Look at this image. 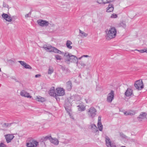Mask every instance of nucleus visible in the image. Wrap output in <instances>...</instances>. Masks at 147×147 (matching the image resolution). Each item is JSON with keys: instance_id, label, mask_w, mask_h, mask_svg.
Instances as JSON below:
<instances>
[{"instance_id": "obj_42", "label": "nucleus", "mask_w": 147, "mask_h": 147, "mask_svg": "<svg viewBox=\"0 0 147 147\" xmlns=\"http://www.w3.org/2000/svg\"><path fill=\"white\" fill-rule=\"evenodd\" d=\"M40 76H41V75L40 74H37L35 76V77L36 78H38V77H40Z\"/></svg>"}, {"instance_id": "obj_39", "label": "nucleus", "mask_w": 147, "mask_h": 147, "mask_svg": "<svg viewBox=\"0 0 147 147\" xmlns=\"http://www.w3.org/2000/svg\"><path fill=\"white\" fill-rule=\"evenodd\" d=\"M3 127H7V124L6 123H4L3 125Z\"/></svg>"}, {"instance_id": "obj_46", "label": "nucleus", "mask_w": 147, "mask_h": 147, "mask_svg": "<svg viewBox=\"0 0 147 147\" xmlns=\"http://www.w3.org/2000/svg\"><path fill=\"white\" fill-rule=\"evenodd\" d=\"M145 52H146L147 53V50L145 49Z\"/></svg>"}, {"instance_id": "obj_47", "label": "nucleus", "mask_w": 147, "mask_h": 147, "mask_svg": "<svg viewBox=\"0 0 147 147\" xmlns=\"http://www.w3.org/2000/svg\"><path fill=\"white\" fill-rule=\"evenodd\" d=\"M113 147H117L116 146L114 145L113 144Z\"/></svg>"}, {"instance_id": "obj_49", "label": "nucleus", "mask_w": 147, "mask_h": 147, "mask_svg": "<svg viewBox=\"0 0 147 147\" xmlns=\"http://www.w3.org/2000/svg\"><path fill=\"white\" fill-rule=\"evenodd\" d=\"M64 68L63 67H62V69H64Z\"/></svg>"}, {"instance_id": "obj_33", "label": "nucleus", "mask_w": 147, "mask_h": 147, "mask_svg": "<svg viewBox=\"0 0 147 147\" xmlns=\"http://www.w3.org/2000/svg\"><path fill=\"white\" fill-rule=\"evenodd\" d=\"M80 33L82 34L84 36L86 37L88 35V34L85 33L84 32H83L82 31L79 30Z\"/></svg>"}, {"instance_id": "obj_50", "label": "nucleus", "mask_w": 147, "mask_h": 147, "mask_svg": "<svg viewBox=\"0 0 147 147\" xmlns=\"http://www.w3.org/2000/svg\"><path fill=\"white\" fill-rule=\"evenodd\" d=\"M124 26H125V25H124Z\"/></svg>"}, {"instance_id": "obj_35", "label": "nucleus", "mask_w": 147, "mask_h": 147, "mask_svg": "<svg viewBox=\"0 0 147 147\" xmlns=\"http://www.w3.org/2000/svg\"><path fill=\"white\" fill-rule=\"evenodd\" d=\"M3 6L4 7L8 8L9 6L7 4L3 2Z\"/></svg>"}, {"instance_id": "obj_12", "label": "nucleus", "mask_w": 147, "mask_h": 147, "mask_svg": "<svg viewBox=\"0 0 147 147\" xmlns=\"http://www.w3.org/2000/svg\"><path fill=\"white\" fill-rule=\"evenodd\" d=\"M18 62L22 66H23L26 69H32L31 66L29 65L26 63L25 62L20 61H18Z\"/></svg>"}, {"instance_id": "obj_3", "label": "nucleus", "mask_w": 147, "mask_h": 147, "mask_svg": "<svg viewBox=\"0 0 147 147\" xmlns=\"http://www.w3.org/2000/svg\"><path fill=\"white\" fill-rule=\"evenodd\" d=\"M87 111L89 117L92 119L94 118L96 115L97 110L93 107H91Z\"/></svg>"}, {"instance_id": "obj_48", "label": "nucleus", "mask_w": 147, "mask_h": 147, "mask_svg": "<svg viewBox=\"0 0 147 147\" xmlns=\"http://www.w3.org/2000/svg\"><path fill=\"white\" fill-rule=\"evenodd\" d=\"M121 147H127L125 146H121Z\"/></svg>"}, {"instance_id": "obj_24", "label": "nucleus", "mask_w": 147, "mask_h": 147, "mask_svg": "<svg viewBox=\"0 0 147 147\" xmlns=\"http://www.w3.org/2000/svg\"><path fill=\"white\" fill-rule=\"evenodd\" d=\"M78 107V110L81 111H84L86 109V107L83 105H80L77 106Z\"/></svg>"}, {"instance_id": "obj_25", "label": "nucleus", "mask_w": 147, "mask_h": 147, "mask_svg": "<svg viewBox=\"0 0 147 147\" xmlns=\"http://www.w3.org/2000/svg\"><path fill=\"white\" fill-rule=\"evenodd\" d=\"M62 53H63V54L62 53L61 54L62 55H64V56L65 57V61H67V59H68V58L71 55V53H69L67 52H65V53H64L63 52H62Z\"/></svg>"}, {"instance_id": "obj_27", "label": "nucleus", "mask_w": 147, "mask_h": 147, "mask_svg": "<svg viewBox=\"0 0 147 147\" xmlns=\"http://www.w3.org/2000/svg\"><path fill=\"white\" fill-rule=\"evenodd\" d=\"M36 100L38 101H40L42 102H43L45 100L44 98L40 96H37Z\"/></svg>"}, {"instance_id": "obj_1", "label": "nucleus", "mask_w": 147, "mask_h": 147, "mask_svg": "<svg viewBox=\"0 0 147 147\" xmlns=\"http://www.w3.org/2000/svg\"><path fill=\"white\" fill-rule=\"evenodd\" d=\"M105 32L106 39L109 40L115 37L117 34V30L115 27H111L109 30L107 29L105 30Z\"/></svg>"}, {"instance_id": "obj_41", "label": "nucleus", "mask_w": 147, "mask_h": 147, "mask_svg": "<svg viewBox=\"0 0 147 147\" xmlns=\"http://www.w3.org/2000/svg\"><path fill=\"white\" fill-rule=\"evenodd\" d=\"M13 123H7V127H10L11 126V125Z\"/></svg>"}, {"instance_id": "obj_17", "label": "nucleus", "mask_w": 147, "mask_h": 147, "mask_svg": "<svg viewBox=\"0 0 147 147\" xmlns=\"http://www.w3.org/2000/svg\"><path fill=\"white\" fill-rule=\"evenodd\" d=\"M50 141L51 143L55 145H57L59 143V141L56 138H53L51 137Z\"/></svg>"}, {"instance_id": "obj_37", "label": "nucleus", "mask_w": 147, "mask_h": 147, "mask_svg": "<svg viewBox=\"0 0 147 147\" xmlns=\"http://www.w3.org/2000/svg\"><path fill=\"white\" fill-rule=\"evenodd\" d=\"M136 50L138 51L140 53H142L145 52V49L141 50Z\"/></svg>"}, {"instance_id": "obj_11", "label": "nucleus", "mask_w": 147, "mask_h": 147, "mask_svg": "<svg viewBox=\"0 0 147 147\" xmlns=\"http://www.w3.org/2000/svg\"><path fill=\"white\" fill-rule=\"evenodd\" d=\"M105 142L108 147H113V144L111 143L110 138L107 136H105Z\"/></svg>"}, {"instance_id": "obj_29", "label": "nucleus", "mask_w": 147, "mask_h": 147, "mask_svg": "<svg viewBox=\"0 0 147 147\" xmlns=\"http://www.w3.org/2000/svg\"><path fill=\"white\" fill-rule=\"evenodd\" d=\"M97 125L99 130L100 131H102L103 129V126L101 123H98Z\"/></svg>"}, {"instance_id": "obj_40", "label": "nucleus", "mask_w": 147, "mask_h": 147, "mask_svg": "<svg viewBox=\"0 0 147 147\" xmlns=\"http://www.w3.org/2000/svg\"><path fill=\"white\" fill-rule=\"evenodd\" d=\"M31 13L29 12L28 13L26 14L25 16V17L26 18H28L30 17V14Z\"/></svg>"}, {"instance_id": "obj_7", "label": "nucleus", "mask_w": 147, "mask_h": 147, "mask_svg": "<svg viewBox=\"0 0 147 147\" xmlns=\"http://www.w3.org/2000/svg\"><path fill=\"white\" fill-rule=\"evenodd\" d=\"M114 92L112 90L109 93L107 96V101L109 103H111L114 99Z\"/></svg>"}, {"instance_id": "obj_2", "label": "nucleus", "mask_w": 147, "mask_h": 147, "mask_svg": "<svg viewBox=\"0 0 147 147\" xmlns=\"http://www.w3.org/2000/svg\"><path fill=\"white\" fill-rule=\"evenodd\" d=\"M42 48L47 51H49L50 52H53L57 53H59V54L62 53L63 54V53L61 51L59 50L55 47H52L50 45H43Z\"/></svg>"}, {"instance_id": "obj_5", "label": "nucleus", "mask_w": 147, "mask_h": 147, "mask_svg": "<svg viewBox=\"0 0 147 147\" xmlns=\"http://www.w3.org/2000/svg\"><path fill=\"white\" fill-rule=\"evenodd\" d=\"M38 145V142L36 141L31 140L29 142L26 143L28 147H36Z\"/></svg>"}, {"instance_id": "obj_45", "label": "nucleus", "mask_w": 147, "mask_h": 147, "mask_svg": "<svg viewBox=\"0 0 147 147\" xmlns=\"http://www.w3.org/2000/svg\"><path fill=\"white\" fill-rule=\"evenodd\" d=\"M82 57V56L81 57L78 58V60L79 59H80Z\"/></svg>"}, {"instance_id": "obj_38", "label": "nucleus", "mask_w": 147, "mask_h": 147, "mask_svg": "<svg viewBox=\"0 0 147 147\" xmlns=\"http://www.w3.org/2000/svg\"><path fill=\"white\" fill-rule=\"evenodd\" d=\"M0 147H6V145L3 143H0Z\"/></svg>"}, {"instance_id": "obj_13", "label": "nucleus", "mask_w": 147, "mask_h": 147, "mask_svg": "<svg viewBox=\"0 0 147 147\" xmlns=\"http://www.w3.org/2000/svg\"><path fill=\"white\" fill-rule=\"evenodd\" d=\"M115 0H97V2L100 4H106L114 1Z\"/></svg>"}, {"instance_id": "obj_31", "label": "nucleus", "mask_w": 147, "mask_h": 147, "mask_svg": "<svg viewBox=\"0 0 147 147\" xmlns=\"http://www.w3.org/2000/svg\"><path fill=\"white\" fill-rule=\"evenodd\" d=\"M51 136H46L45 137H43V139L44 141H46L47 140H50L51 138Z\"/></svg>"}, {"instance_id": "obj_18", "label": "nucleus", "mask_w": 147, "mask_h": 147, "mask_svg": "<svg viewBox=\"0 0 147 147\" xmlns=\"http://www.w3.org/2000/svg\"><path fill=\"white\" fill-rule=\"evenodd\" d=\"M49 94L51 96H55V98L57 99V97L56 95V93L55 92L54 88H51L49 91Z\"/></svg>"}, {"instance_id": "obj_34", "label": "nucleus", "mask_w": 147, "mask_h": 147, "mask_svg": "<svg viewBox=\"0 0 147 147\" xmlns=\"http://www.w3.org/2000/svg\"><path fill=\"white\" fill-rule=\"evenodd\" d=\"M117 14L115 13H113L112 14L111 16V18H117Z\"/></svg>"}, {"instance_id": "obj_26", "label": "nucleus", "mask_w": 147, "mask_h": 147, "mask_svg": "<svg viewBox=\"0 0 147 147\" xmlns=\"http://www.w3.org/2000/svg\"><path fill=\"white\" fill-rule=\"evenodd\" d=\"M72 44V42L70 40H67L66 44L67 47L68 49H71L72 48V47L70 45Z\"/></svg>"}, {"instance_id": "obj_4", "label": "nucleus", "mask_w": 147, "mask_h": 147, "mask_svg": "<svg viewBox=\"0 0 147 147\" xmlns=\"http://www.w3.org/2000/svg\"><path fill=\"white\" fill-rule=\"evenodd\" d=\"M134 86L136 89L138 90H141L144 88L143 82L142 80H140L136 81Z\"/></svg>"}, {"instance_id": "obj_23", "label": "nucleus", "mask_w": 147, "mask_h": 147, "mask_svg": "<svg viewBox=\"0 0 147 147\" xmlns=\"http://www.w3.org/2000/svg\"><path fill=\"white\" fill-rule=\"evenodd\" d=\"M91 129L93 132H96L98 131V128L96 125L94 124H92L91 125Z\"/></svg>"}, {"instance_id": "obj_44", "label": "nucleus", "mask_w": 147, "mask_h": 147, "mask_svg": "<svg viewBox=\"0 0 147 147\" xmlns=\"http://www.w3.org/2000/svg\"><path fill=\"white\" fill-rule=\"evenodd\" d=\"M120 134L121 136H122L123 137L125 138V135H123V134Z\"/></svg>"}, {"instance_id": "obj_14", "label": "nucleus", "mask_w": 147, "mask_h": 147, "mask_svg": "<svg viewBox=\"0 0 147 147\" xmlns=\"http://www.w3.org/2000/svg\"><path fill=\"white\" fill-rule=\"evenodd\" d=\"M2 17L7 21L11 22L12 20V18L7 14L4 13L2 14Z\"/></svg>"}, {"instance_id": "obj_28", "label": "nucleus", "mask_w": 147, "mask_h": 147, "mask_svg": "<svg viewBox=\"0 0 147 147\" xmlns=\"http://www.w3.org/2000/svg\"><path fill=\"white\" fill-rule=\"evenodd\" d=\"M54 71V69L53 67L51 66H49L48 70V74H51Z\"/></svg>"}, {"instance_id": "obj_15", "label": "nucleus", "mask_w": 147, "mask_h": 147, "mask_svg": "<svg viewBox=\"0 0 147 147\" xmlns=\"http://www.w3.org/2000/svg\"><path fill=\"white\" fill-rule=\"evenodd\" d=\"M20 95L25 97L31 98L32 96L29 95V94L24 90L22 91L20 93Z\"/></svg>"}, {"instance_id": "obj_22", "label": "nucleus", "mask_w": 147, "mask_h": 147, "mask_svg": "<svg viewBox=\"0 0 147 147\" xmlns=\"http://www.w3.org/2000/svg\"><path fill=\"white\" fill-rule=\"evenodd\" d=\"M146 114L144 112H142L141 114L139 115L138 117V118L139 119H140V121H142V119L145 118L146 117Z\"/></svg>"}, {"instance_id": "obj_21", "label": "nucleus", "mask_w": 147, "mask_h": 147, "mask_svg": "<svg viewBox=\"0 0 147 147\" xmlns=\"http://www.w3.org/2000/svg\"><path fill=\"white\" fill-rule=\"evenodd\" d=\"M107 11L108 12L113 11L114 9L113 5V4H109L107 8Z\"/></svg>"}, {"instance_id": "obj_19", "label": "nucleus", "mask_w": 147, "mask_h": 147, "mask_svg": "<svg viewBox=\"0 0 147 147\" xmlns=\"http://www.w3.org/2000/svg\"><path fill=\"white\" fill-rule=\"evenodd\" d=\"M132 94V90L130 88H128L125 93V95L127 96H131Z\"/></svg>"}, {"instance_id": "obj_10", "label": "nucleus", "mask_w": 147, "mask_h": 147, "mask_svg": "<svg viewBox=\"0 0 147 147\" xmlns=\"http://www.w3.org/2000/svg\"><path fill=\"white\" fill-rule=\"evenodd\" d=\"M6 141L7 143L10 142L14 137L13 134H7L5 136Z\"/></svg>"}, {"instance_id": "obj_16", "label": "nucleus", "mask_w": 147, "mask_h": 147, "mask_svg": "<svg viewBox=\"0 0 147 147\" xmlns=\"http://www.w3.org/2000/svg\"><path fill=\"white\" fill-rule=\"evenodd\" d=\"M72 86L71 81L69 80L66 83V88L68 91H70L72 88Z\"/></svg>"}, {"instance_id": "obj_20", "label": "nucleus", "mask_w": 147, "mask_h": 147, "mask_svg": "<svg viewBox=\"0 0 147 147\" xmlns=\"http://www.w3.org/2000/svg\"><path fill=\"white\" fill-rule=\"evenodd\" d=\"M135 113V111L131 110H129L125 112H124V114L126 115H134Z\"/></svg>"}, {"instance_id": "obj_6", "label": "nucleus", "mask_w": 147, "mask_h": 147, "mask_svg": "<svg viewBox=\"0 0 147 147\" xmlns=\"http://www.w3.org/2000/svg\"><path fill=\"white\" fill-rule=\"evenodd\" d=\"M66 62H67L76 63L78 64V58L76 56L73 55L71 54L68 59H67Z\"/></svg>"}, {"instance_id": "obj_8", "label": "nucleus", "mask_w": 147, "mask_h": 147, "mask_svg": "<svg viewBox=\"0 0 147 147\" xmlns=\"http://www.w3.org/2000/svg\"><path fill=\"white\" fill-rule=\"evenodd\" d=\"M56 95L59 96H62L65 94L64 89L61 88H58L56 89Z\"/></svg>"}, {"instance_id": "obj_9", "label": "nucleus", "mask_w": 147, "mask_h": 147, "mask_svg": "<svg viewBox=\"0 0 147 147\" xmlns=\"http://www.w3.org/2000/svg\"><path fill=\"white\" fill-rule=\"evenodd\" d=\"M37 22L39 25L42 26H47L49 24L48 22L42 20H38Z\"/></svg>"}, {"instance_id": "obj_36", "label": "nucleus", "mask_w": 147, "mask_h": 147, "mask_svg": "<svg viewBox=\"0 0 147 147\" xmlns=\"http://www.w3.org/2000/svg\"><path fill=\"white\" fill-rule=\"evenodd\" d=\"M101 116H99L98 118V123H101Z\"/></svg>"}, {"instance_id": "obj_43", "label": "nucleus", "mask_w": 147, "mask_h": 147, "mask_svg": "<svg viewBox=\"0 0 147 147\" xmlns=\"http://www.w3.org/2000/svg\"><path fill=\"white\" fill-rule=\"evenodd\" d=\"M89 56L88 55H83V56H82V57H88Z\"/></svg>"}, {"instance_id": "obj_30", "label": "nucleus", "mask_w": 147, "mask_h": 147, "mask_svg": "<svg viewBox=\"0 0 147 147\" xmlns=\"http://www.w3.org/2000/svg\"><path fill=\"white\" fill-rule=\"evenodd\" d=\"M78 63L80 64L81 65V67L82 68L86 66V64H85L84 63L83 61H81L79 62H78Z\"/></svg>"}, {"instance_id": "obj_32", "label": "nucleus", "mask_w": 147, "mask_h": 147, "mask_svg": "<svg viewBox=\"0 0 147 147\" xmlns=\"http://www.w3.org/2000/svg\"><path fill=\"white\" fill-rule=\"evenodd\" d=\"M55 57L57 60H61L62 59L61 57L58 55H55Z\"/></svg>"}]
</instances>
